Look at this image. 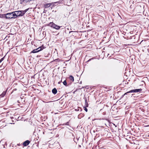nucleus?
I'll use <instances>...</instances> for the list:
<instances>
[{
  "instance_id": "obj_1",
  "label": "nucleus",
  "mask_w": 149,
  "mask_h": 149,
  "mask_svg": "<svg viewBox=\"0 0 149 149\" xmlns=\"http://www.w3.org/2000/svg\"><path fill=\"white\" fill-rule=\"evenodd\" d=\"M29 8L27 9L24 10H20L16 11V13L18 16H22L28 10Z\"/></svg>"
},
{
  "instance_id": "obj_24",
  "label": "nucleus",
  "mask_w": 149,
  "mask_h": 149,
  "mask_svg": "<svg viewBox=\"0 0 149 149\" xmlns=\"http://www.w3.org/2000/svg\"><path fill=\"white\" fill-rule=\"evenodd\" d=\"M85 103H87V101L86 98V100H85Z\"/></svg>"
},
{
  "instance_id": "obj_6",
  "label": "nucleus",
  "mask_w": 149,
  "mask_h": 149,
  "mask_svg": "<svg viewBox=\"0 0 149 149\" xmlns=\"http://www.w3.org/2000/svg\"><path fill=\"white\" fill-rule=\"evenodd\" d=\"M30 143V141L29 140H27L25 141L23 143V145L24 146H26L29 144Z\"/></svg>"
},
{
  "instance_id": "obj_11",
  "label": "nucleus",
  "mask_w": 149,
  "mask_h": 149,
  "mask_svg": "<svg viewBox=\"0 0 149 149\" xmlns=\"http://www.w3.org/2000/svg\"><path fill=\"white\" fill-rule=\"evenodd\" d=\"M6 91H3V93L0 95V96L2 97L5 96L6 94Z\"/></svg>"
},
{
  "instance_id": "obj_22",
  "label": "nucleus",
  "mask_w": 149,
  "mask_h": 149,
  "mask_svg": "<svg viewBox=\"0 0 149 149\" xmlns=\"http://www.w3.org/2000/svg\"><path fill=\"white\" fill-rule=\"evenodd\" d=\"M103 115H105L106 114V112L105 111H104L103 113Z\"/></svg>"
},
{
  "instance_id": "obj_12",
  "label": "nucleus",
  "mask_w": 149,
  "mask_h": 149,
  "mask_svg": "<svg viewBox=\"0 0 149 149\" xmlns=\"http://www.w3.org/2000/svg\"><path fill=\"white\" fill-rule=\"evenodd\" d=\"M44 48V47L43 46H41V47H40L38 48V50H39V51L42 50Z\"/></svg>"
},
{
  "instance_id": "obj_14",
  "label": "nucleus",
  "mask_w": 149,
  "mask_h": 149,
  "mask_svg": "<svg viewBox=\"0 0 149 149\" xmlns=\"http://www.w3.org/2000/svg\"><path fill=\"white\" fill-rule=\"evenodd\" d=\"M4 15H6V14L1 15L0 17H6V16H4Z\"/></svg>"
},
{
  "instance_id": "obj_17",
  "label": "nucleus",
  "mask_w": 149,
  "mask_h": 149,
  "mask_svg": "<svg viewBox=\"0 0 149 149\" xmlns=\"http://www.w3.org/2000/svg\"><path fill=\"white\" fill-rule=\"evenodd\" d=\"M79 109H80V107H78L77 109H75V110L77 111H78L79 110Z\"/></svg>"
},
{
  "instance_id": "obj_4",
  "label": "nucleus",
  "mask_w": 149,
  "mask_h": 149,
  "mask_svg": "<svg viewBox=\"0 0 149 149\" xmlns=\"http://www.w3.org/2000/svg\"><path fill=\"white\" fill-rule=\"evenodd\" d=\"M5 16V15H4ZM6 18L7 19H10L13 18V17L12 15V13H8L6 14Z\"/></svg>"
},
{
  "instance_id": "obj_7",
  "label": "nucleus",
  "mask_w": 149,
  "mask_h": 149,
  "mask_svg": "<svg viewBox=\"0 0 149 149\" xmlns=\"http://www.w3.org/2000/svg\"><path fill=\"white\" fill-rule=\"evenodd\" d=\"M53 4V3H49L46 4L45 5L44 7L45 8H47L49 7L50 6Z\"/></svg>"
},
{
  "instance_id": "obj_9",
  "label": "nucleus",
  "mask_w": 149,
  "mask_h": 149,
  "mask_svg": "<svg viewBox=\"0 0 149 149\" xmlns=\"http://www.w3.org/2000/svg\"><path fill=\"white\" fill-rule=\"evenodd\" d=\"M52 93L54 94H55L57 92V90L56 89L54 88L53 89L52 91Z\"/></svg>"
},
{
  "instance_id": "obj_25",
  "label": "nucleus",
  "mask_w": 149,
  "mask_h": 149,
  "mask_svg": "<svg viewBox=\"0 0 149 149\" xmlns=\"http://www.w3.org/2000/svg\"><path fill=\"white\" fill-rule=\"evenodd\" d=\"M91 60V59H89V60L88 61H90Z\"/></svg>"
},
{
  "instance_id": "obj_16",
  "label": "nucleus",
  "mask_w": 149,
  "mask_h": 149,
  "mask_svg": "<svg viewBox=\"0 0 149 149\" xmlns=\"http://www.w3.org/2000/svg\"><path fill=\"white\" fill-rule=\"evenodd\" d=\"M65 125H69V122H68L64 124Z\"/></svg>"
},
{
  "instance_id": "obj_27",
  "label": "nucleus",
  "mask_w": 149,
  "mask_h": 149,
  "mask_svg": "<svg viewBox=\"0 0 149 149\" xmlns=\"http://www.w3.org/2000/svg\"><path fill=\"white\" fill-rule=\"evenodd\" d=\"M60 83V81L59 82H58V84H59Z\"/></svg>"
},
{
  "instance_id": "obj_2",
  "label": "nucleus",
  "mask_w": 149,
  "mask_h": 149,
  "mask_svg": "<svg viewBox=\"0 0 149 149\" xmlns=\"http://www.w3.org/2000/svg\"><path fill=\"white\" fill-rule=\"evenodd\" d=\"M49 25V26L53 27V28L57 30L59 29L61 27L60 26L55 24L53 22H50Z\"/></svg>"
},
{
  "instance_id": "obj_8",
  "label": "nucleus",
  "mask_w": 149,
  "mask_h": 149,
  "mask_svg": "<svg viewBox=\"0 0 149 149\" xmlns=\"http://www.w3.org/2000/svg\"><path fill=\"white\" fill-rule=\"evenodd\" d=\"M20 3L22 4L23 3H27L29 2V0H20Z\"/></svg>"
},
{
  "instance_id": "obj_23",
  "label": "nucleus",
  "mask_w": 149,
  "mask_h": 149,
  "mask_svg": "<svg viewBox=\"0 0 149 149\" xmlns=\"http://www.w3.org/2000/svg\"><path fill=\"white\" fill-rule=\"evenodd\" d=\"M35 50H36V51H37V52H39V50H38V49L37 48Z\"/></svg>"
},
{
  "instance_id": "obj_20",
  "label": "nucleus",
  "mask_w": 149,
  "mask_h": 149,
  "mask_svg": "<svg viewBox=\"0 0 149 149\" xmlns=\"http://www.w3.org/2000/svg\"><path fill=\"white\" fill-rule=\"evenodd\" d=\"M129 93H127V92L125 93L122 96V97H123L125 95H128Z\"/></svg>"
},
{
  "instance_id": "obj_3",
  "label": "nucleus",
  "mask_w": 149,
  "mask_h": 149,
  "mask_svg": "<svg viewBox=\"0 0 149 149\" xmlns=\"http://www.w3.org/2000/svg\"><path fill=\"white\" fill-rule=\"evenodd\" d=\"M142 90L141 88L138 89H135L127 92V93H137L141 91Z\"/></svg>"
},
{
  "instance_id": "obj_13",
  "label": "nucleus",
  "mask_w": 149,
  "mask_h": 149,
  "mask_svg": "<svg viewBox=\"0 0 149 149\" xmlns=\"http://www.w3.org/2000/svg\"><path fill=\"white\" fill-rule=\"evenodd\" d=\"M63 84L64 85L67 86H68L67 85V83L66 82V81L65 80L63 82Z\"/></svg>"
},
{
  "instance_id": "obj_26",
  "label": "nucleus",
  "mask_w": 149,
  "mask_h": 149,
  "mask_svg": "<svg viewBox=\"0 0 149 149\" xmlns=\"http://www.w3.org/2000/svg\"><path fill=\"white\" fill-rule=\"evenodd\" d=\"M102 109H101V110H100V111H102Z\"/></svg>"
},
{
  "instance_id": "obj_19",
  "label": "nucleus",
  "mask_w": 149,
  "mask_h": 149,
  "mask_svg": "<svg viewBox=\"0 0 149 149\" xmlns=\"http://www.w3.org/2000/svg\"><path fill=\"white\" fill-rule=\"evenodd\" d=\"M84 110L86 111V112H87L88 109L86 107H84Z\"/></svg>"
},
{
  "instance_id": "obj_28",
  "label": "nucleus",
  "mask_w": 149,
  "mask_h": 149,
  "mask_svg": "<svg viewBox=\"0 0 149 149\" xmlns=\"http://www.w3.org/2000/svg\"><path fill=\"white\" fill-rule=\"evenodd\" d=\"M1 62V61H0V63Z\"/></svg>"
},
{
  "instance_id": "obj_15",
  "label": "nucleus",
  "mask_w": 149,
  "mask_h": 149,
  "mask_svg": "<svg viewBox=\"0 0 149 149\" xmlns=\"http://www.w3.org/2000/svg\"><path fill=\"white\" fill-rule=\"evenodd\" d=\"M36 52H37V51H36L35 49H33L31 52V53H36Z\"/></svg>"
},
{
  "instance_id": "obj_10",
  "label": "nucleus",
  "mask_w": 149,
  "mask_h": 149,
  "mask_svg": "<svg viewBox=\"0 0 149 149\" xmlns=\"http://www.w3.org/2000/svg\"><path fill=\"white\" fill-rule=\"evenodd\" d=\"M71 81L72 82L74 81V78L73 76L70 75L69 77Z\"/></svg>"
},
{
  "instance_id": "obj_21",
  "label": "nucleus",
  "mask_w": 149,
  "mask_h": 149,
  "mask_svg": "<svg viewBox=\"0 0 149 149\" xmlns=\"http://www.w3.org/2000/svg\"><path fill=\"white\" fill-rule=\"evenodd\" d=\"M132 38H134V36H132L130 37V39H131Z\"/></svg>"
},
{
  "instance_id": "obj_5",
  "label": "nucleus",
  "mask_w": 149,
  "mask_h": 149,
  "mask_svg": "<svg viewBox=\"0 0 149 149\" xmlns=\"http://www.w3.org/2000/svg\"><path fill=\"white\" fill-rule=\"evenodd\" d=\"M12 14L13 18H15L18 16L17 13H16L15 11L12 12Z\"/></svg>"
},
{
  "instance_id": "obj_18",
  "label": "nucleus",
  "mask_w": 149,
  "mask_h": 149,
  "mask_svg": "<svg viewBox=\"0 0 149 149\" xmlns=\"http://www.w3.org/2000/svg\"><path fill=\"white\" fill-rule=\"evenodd\" d=\"M4 58V57L2 58L0 60V61H1V62L3 60Z\"/></svg>"
}]
</instances>
